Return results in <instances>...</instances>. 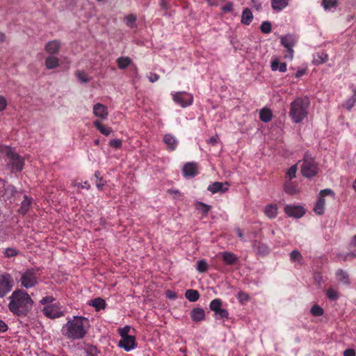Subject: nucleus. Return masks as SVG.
<instances>
[{"label": "nucleus", "mask_w": 356, "mask_h": 356, "mask_svg": "<svg viewBox=\"0 0 356 356\" xmlns=\"http://www.w3.org/2000/svg\"><path fill=\"white\" fill-rule=\"evenodd\" d=\"M94 175L97 178V181L95 183L97 188L99 191H103L106 181L103 179L102 177H99L100 175V172L99 171H96Z\"/></svg>", "instance_id": "obj_41"}, {"label": "nucleus", "mask_w": 356, "mask_h": 356, "mask_svg": "<svg viewBox=\"0 0 356 356\" xmlns=\"http://www.w3.org/2000/svg\"><path fill=\"white\" fill-rule=\"evenodd\" d=\"M163 140L168 151L172 152L176 149L178 141L174 136L170 134H165Z\"/></svg>", "instance_id": "obj_18"}, {"label": "nucleus", "mask_w": 356, "mask_h": 356, "mask_svg": "<svg viewBox=\"0 0 356 356\" xmlns=\"http://www.w3.org/2000/svg\"><path fill=\"white\" fill-rule=\"evenodd\" d=\"M222 260L227 266H233L238 263V257L231 252H223L221 253Z\"/></svg>", "instance_id": "obj_17"}, {"label": "nucleus", "mask_w": 356, "mask_h": 356, "mask_svg": "<svg viewBox=\"0 0 356 356\" xmlns=\"http://www.w3.org/2000/svg\"><path fill=\"white\" fill-rule=\"evenodd\" d=\"M265 214L270 218H274L277 214V207L275 204H269L265 207Z\"/></svg>", "instance_id": "obj_31"}, {"label": "nucleus", "mask_w": 356, "mask_h": 356, "mask_svg": "<svg viewBox=\"0 0 356 356\" xmlns=\"http://www.w3.org/2000/svg\"><path fill=\"white\" fill-rule=\"evenodd\" d=\"M118 346L123 348L125 351L129 352L137 346L136 337L131 335L121 338L118 342Z\"/></svg>", "instance_id": "obj_12"}, {"label": "nucleus", "mask_w": 356, "mask_h": 356, "mask_svg": "<svg viewBox=\"0 0 356 356\" xmlns=\"http://www.w3.org/2000/svg\"><path fill=\"white\" fill-rule=\"evenodd\" d=\"M327 297L331 300H335L339 298V293L332 288H329L326 291Z\"/></svg>", "instance_id": "obj_44"}, {"label": "nucleus", "mask_w": 356, "mask_h": 356, "mask_svg": "<svg viewBox=\"0 0 356 356\" xmlns=\"http://www.w3.org/2000/svg\"><path fill=\"white\" fill-rule=\"evenodd\" d=\"M321 5L325 10L336 9L339 2L337 0H321Z\"/></svg>", "instance_id": "obj_32"}, {"label": "nucleus", "mask_w": 356, "mask_h": 356, "mask_svg": "<svg viewBox=\"0 0 356 356\" xmlns=\"http://www.w3.org/2000/svg\"><path fill=\"white\" fill-rule=\"evenodd\" d=\"M196 209L202 212L203 215L207 216L211 209V206L201 202H197L196 204Z\"/></svg>", "instance_id": "obj_39"}, {"label": "nucleus", "mask_w": 356, "mask_h": 356, "mask_svg": "<svg viewBox=\"0 0 356 356\" xmlns=\"http://www.w3.org/2000/svg\"><path fill=\"white\" fill-rule=\"evenodd\" d=\"M284 211L289 216L295 218H301L305 213L303 207L291 205H286L284 208Z\"/></svg>", "instance_id": "obj_14"}, {"label": "nucleus", "mask_w": 356, "mask_h": 356, "mask_svg": "<svg viewBox=\"0 0 356 356\" xmlns=\"http://www.w3.org/2000/svg\"><path fill=\"white\" fill-rule=\"evenodd\" d=\"M261 30L264 33H268L271 31V24H261Z\"/></svg>", "instance_id": "obj_53"}, {"label": "nucleus", "mask_w": 356, "mask_h": 356, "mask_svg": "<svg viewBox=\"0 0 356 356\" xmlns=\"http://www.w3.org/2000/svg\"><path fill=\"white\" fill-rule=\"evenodd\" d=\"M129 330H130V327L127 325L124 327L120 328L118 330V332H119V334L121 337V338H123V337L130 336L129 334Z\"/></svg>", "instance_id": "obj_50"}, {"label": "nucleus", "mask_w": 356, "mask_h": 356, "mask_svg": "<svg viewBox=\"0 0 356 356\" xmlns=\"http://www.w3.org/2000/svg\"><path fill=\"white\" fill-rule=\"evenodd\" d=\"M40 280L39 270L35 268L26 269L21 275L19 282L21 286L26 289L35 286Z\"/></svg>", "instance_id": "obj_5"}, {"label": "nucleus", "mask_w": 356, "mask_h": 356, "mask_svg": "<svg viewBox=\"0 0 356 356\" xmlns=\"http://www.w3.org/2000/svg\"><path fill=\"white\" fill-rule=\"evenodd\" d=\"M7 106V101L3 96H0V111H3Z\"/></svg>", "instance_id": "obj_57"}, {"label": "nucleus", "mask_w": 356, "mask_h": 356, "mask_svg": "<svg viewBox=\"0 0 356 356\" xmlns=\"http://www.w3.org/2000/svg\"><path fill=\"white\" fill-rule=\"evenodd\" d=\"M13 287V280L8 273L0 275V298L5 297Z\"/></svg>", "instance_id": "obj_8"}, {"label": "nucleus", "mask_w": 356, "mask_h": 356, "mask_svg": "<svg viewBox=\"0 0 356 356\" xmlns=\"http://www.w3.org/2000/svg\"><path fill=\"white\" fill-rule=\"evenodd\" d=\"M252 248L257 254L262 257L266 256L270 252V248L266 244L256 240L252 242Z\"/></svg>", "instance_id": "obj_15"}, {"label": "nucleus", "mask_w": 356, "mask_h": 356, "mask_svg": "<svg viewBox=\"0 0 356 356\" xmlns=\"http://www.w3.org/2000/svg\"><path fill=\"white\" fill-rule=\"evenodd\" d=\"M302 175L305 177H312L318 172V166L314 159L305 156L300 168Z\"/></svg>", "instance_id": "obj_7"}, {"label": "nucleus", "mask_w": 356, "mask_h": 356, "mask_svg": "<svg viewBox=\"0 0 356 356\" xmlns=\"http://www.w3.org/2000/svg\"><path fill=\"white\" fill-rule=\"evenodd\" d=\"M284 191L290 195H294L298 192V190L292 183H287L284 185Z\"/></svg>", "instance_id": "obj_45"}, {"label": "nucleus", "mask_w": 356, "mask_h": 356, "mask_svg": "<svg viewBox=\"0 0 356 356\" xmlns=\"http://www.w3.org/2000/svg\"><path fill=\"white\" fill-rule=\"evenodd\" d=\"M233 6L232 2H227L225 5L222 6L221 10L224 13H232L233 11Z\"/></svg>", "instance_id": "obj_52"}, {"label": "nucleus", "mask_w": 356, "mask_h": 356, "mask_svg": "<svg viewBox=\"0 0 356 356\" xmlns=\"http://www.w3.org/2000/svg\"><path fill=\"white\" fill-rule=\"evenodd\" d=\"M280 62L277 60H274L271 63V69L273 71H276L279 68Z\"/></svg>", "instance_id": "obj_59"}, {"label": "nucleus", "mask_w": 356, "mask_h": 356, "mask_svg": "<svg viewBox=\"0 0 356 356\" xmlns=\"http://www.w3.org/2000/svg\"><path fill=\"white\" fill-rule=\"evenodd\" d=\"M83 350L87 356H98L100 350L95 346L91 344H85Z\"/></svg>", "instance_id": "obj_26"}, {"label": "nucleus", "mask_w": 356, "mask_h": 356, "mask_svg": "<svg viewBox=\"0 0 356 356\" xmlns=\"http://www.w3.org/2000/svg\"><path fill=\"white\" fill-rule=\"evenodd\" d=\"M305 70H299L296 72V78H300L302 76H303L305 74Z\"/></svg>", "instance_id": "obj_64"}, {"label": "nucleus", "mask_w": 356, "mask_h": 356, "mask_svg": "<svg viewBox=\"0 0 356 356\" xmlns=\"http://www.w3.org/2000/svg\"><path fill=\"white\" fill-rule=\"evenodd\" d=\"M159 78H160L159 75L156 73L150 72L148 74V79H149V81L152 83L157 81L159 79Z\"/></svg>", "instance_id": "obj_54"}, {"label": "nucleus", "mask_w": 356, "mask_h": 356, "mask_svg": "<svg viewBox=\"0 0 356 356\" xmlns=\"http://www.w3.org/2000/svg\"><path fill=\"white\" fill-rule=\"evenodd\" d=\"M75 75L81 83H88L91 79L88 76V74L83 71L78 70L75 72Z\"/></svg>", "instance_id": "obj_35"}, {"label": "nucleus", "mask_w": 356, "mask_h": 356, "mask_svg": "<svg viewBox=\"0 0 356 356\" xmlns=\"http://www.w3.org/2000/svg\"><path fill=\"white\" fill-rule=\"evenodd\" d=\"M185 297L190 302H196L200 298V293L197 290L188 289L185 293Z\"/></svg>", "instance_id": "obj_30"}, {"label": "nucleus", "mask_w": 356, "mask_h": 356, "mask_svg": "<svg viewBox=\"0 0 356 356\" xmlns=\"http://www.w3.org/2000/svg\"><path fill=\"white\" fill-rule=\"evenodd\" d=\"M222 301L220 298L213 300L209 304V308L213 312L222 308Z\"/></svg>", "instance_id": "obj_37"}, {"label": "nucleus", "mask_w": 356, "mask_h": 356, "mask_svg": "<svg viewBox=\"0 0 356 356\" xmlns=\"http://www.w3.org/2000/svg\"><path fill=\"white\" fill-rule=\"evenodd\" d=\"M290 260L292 262H298L299 264H302L303 257L300 252L298 250H293L290 254Z\"/></svg>", "instance_id": "obj_36"}, {"label": "nucleus", "mask_w": 356, "mask_h": 356, "mask_svg": "<svg viewBox=\"0 0 356 356\" xmlns=\"http://www.w3.org/2000/svg\"><path fill=\"white\" fill-rule=\"evenodd\" d=\"M238 300L241 303L244 304L245 302L249 301L250 296L248 293L243 291H239L236 296Z\"/></svg>", "instance_id": "obj_46"}, {"label": "nucleus", "mask_w": 356, "mask_h": 356, "mask_svg": "<svg viewBox=\"0 0 356 356\" xmlns=\"http://www.w3.org/2000/svg\"><path fill=\"white\" fill-rule=\"evenodd\" d=\"M190 316L193 321L200 322L205 318L204 310L200 307H195L191 310Z\"/></svg>", "instance_id": "obj_19"}, {"label": "nucleus", "mask_w": 356, "mask_h": 356, "mask_svg": "<svg viewBox=\"0 0 356 356\" xmlns=\"http://www.w3.org/2000/svg\"><path fill=\"white\" fill-rule=\"evenodd\" d=\"M172 99L177 104L184 108L193 104V96L192 94L186 92H177L172 94Z\"/></svg>", "instance_id": "obj_9"}, {"label": "nucleus", "mask_w": 356, "mask_h": 356, "mask_svg": "<svg viewBox=\"0 0 356 356\" xmlns=\"http://www.w3.org/2000/svg\"><path fill=\"white\" fill-rule=\"evenodd\" d=\"M54 300V298H53L52 296H48L44 297L40 300V303L42 305H46V304H49V303L52 302Z\"/></svg>", "instance_id": "obj_55"}, {"label": "nucleus", "mask_w": 356, "mask_h": 356, "mask_svg": "<svg viewBox=\"0 0 356 356\" xmlns=\"http://www.w3.org/2000/svg\"><path fill=\"white\" fill-rule=\"evenodd\" d=\"M336 275L338 281L344 284H349L348 275L346 271L342 269H339L337 270Z\"/></svg>", "instance_id": "obj_34"}, {"label": "nucleus", "mask_w": 356, "mask_h": 356, "mask_svg": "<svg viewBox=\"0 0 356 356\" xmlns=\"http://www.w3.org/2000/svg\"><path fill=\"white\" fill-rule=\"evenodd\" d=\"M92 111L96 117L102 120L106 119L108 115L107 106L101 103L95 104L93 106Z\"/></svg>", "instance_id": "obj_16"}, {"label": "nucleus", "mask_w": 356, "mask_h": 356, "mask_svg": "<svg viewBox=\"0 0 356 356\" xmlns=\"http://www.w3.org/2000/svg\"><path fill=\"white\" fill-rule=\"evenodd\" d=\"M260 120L263 122H268L273 118V113L270 109L268 108H263L259 112Z\"/></svg>", "instance_id": "obj_23"}, {"label": "nucleus", "mask_w": 356, "mask_h": 356, "mask_svg": "<svg viewBox=\"0 0 356 356\" xmlns=\"http://www.w3.org/2000/svg\"><path fill=\"white\" fill-rule=\"evenodd\" d=\"M90 305L94 307L96 311H100L105 309L106 304L104 299L97 298L90 301Z\"/></svg>", "instance_id": "obj_27"}, {"label": "nucleus", "mask_w": 356, "mask_h": 356, "mask_svg": "<svg viewBox=\"0 0 356 356\" xmlns=\"http://www.w3.org/2000/svg\"><path fill=\"white\" fill-rule=\"evenodd\" d=\"M8 330V325L3 321L1 319H0V332H5Z\"/></svg>", "instance_id": "obj_60"}, {"label": "nucleus", "mask_w": 356, "mask_h": 356, "mask_svg": "<svg viewBox=\"0 0 356 356\" xmlns=\"http://www.w3.org/2000/svg\"><path fill=\"white\" fill-rule=\"evenodd\" d=\"M126 22H135L137 20V17L134 14H129L124 17Z\"/></svg>", "instance_id": "obj_56"}, {"label": "nucleus", "mask_w": 356, "mask_h": 356, "mask_svg": "<svg viewBox=\"0 0 356 356\" xmlns=\"http://www.w3.org/2000/svg\"><path fill=\"white\" fill-rule=\"evenodd\" d=\"M0 153L6 154L9 160V164L12 167L13 171L21 172L24 165V159L18 154L13 152L11 147L0 145Z\"/></svg>", "instance_id": "obj_4"}, {"label": "nucleus", "mask_w": 356, "mask_h": 356, "mask_svg": "<svg viewBox=\"0 0 356 356\" xmlns=\"http://www.w3.org/2000/svg\"><path fill=\"white\" fill-rule=\"evenodd\" d=\"M278 70L281 72H285L287 70L286 64L285 63H280Z\"/></svg>", "instance_id": "obj_62"}, {"label": "nucleus", "mask_w": 356, "mask_h": 356, "mask_svg": "<svg viewBox=\"0 0 356 356\" xmlns=\"http://www.w3.org/2000/svg\"><path fill=\"white\" fill-rule=\"evenodd\" d=\"M88 327L89 320L87 318L74 316L63 325L61 334L67 339H81L86 335Z\"/></svg>", "instance_id": "obj_1"}, {"label": "nucleus", "mask_w": 356, "mask_h": 356, "mask_svg": "<svg viewBox=\"0 0 356 356\" xmlns=\"http://www.w3.org/2000/svg\"><path fill=\"white\" fill-rule=\"evenodd\" d=\"M289 0H271V6L274 10H282L289 4Z\"/></svg>", "instance_id": "obj_29"}, {"label": "nucleus", "mask_w": 356, "mask_h": 356, "mask_svg": "<svg viewBox=\"0 0 356 356\" xmlns=\"http://www.w3.org/2000/svg\"><path fill=\"white\" fill-rule=\"evenodd\" d=\"M296 171H297L296 165H292L288 170V171L286 172V175L289 179H292L293 178L296 177Z\"/></svg>", "instance_id": "obj_49"}, {"label": "nucleus", "mask_w": 356, "mask_h": 356, "mask_svg": "<svg viewBox=\"0 0 356 356\" xmlns=\"http://www.w3.org/2000/svg\"><path fill=\"white\" fill-rule=\"evenodd\" d=\"M356 103V99H355V97H354L353 95L349 98L348 99H347L344 104V106L346 107V108L348 111H350V109L353 107V106L355 105V104Z\"/></svg>", "instance_id": "obj_47"}, {"label": "nucleus", "mask_w": 356, "mask_h": 356, "mask_svg": "<svg viewBox=\"0 0 356 356\" xmlns=\"http://www.w3.org/2000/svg\"><path fill=\"white\" fill-rule=\"evenodd\" d=\"M235 232L237 234V236L241 238V240L243 241V232L240 228H236Z\"/></svg>", "instance_id": "obj_63"}, {"label": "nucleus", "mask_w": 356, "mask_h": 356, "mask_svg": "<svg viewBox=\"0 0 356 356\" xmlns=\"http://www.w3.org/2000/svg\"><path fill=\"white\" fill-rule=\"evenodd\" d=\"M42 312L45 316L51 319L64 316V313L61 311L60 307L56 304L44 307Z\"/></svg>", "instance_id": "obj_11"}, {"label": "nucleus", "mask_w": 356, "mask_h": 356, "mask_svg": "<svg viewBox=\"0 0 356 356\" xmlns=\"http://www.w3.org/2000/svg\"><path fill=\"white\" fill-rule=\"evenodd\" d=\"M252 19L253 15L252 11L249 8H245L243 11L241 22H248L249 21H252Z\"/></svg>", "instance_id": "obj_40"}, {"label": "nucleus", "mask_w": 356, "mask_h": 356, "mask_svg": "<svg viewBox=\"0 0 356 356\" xmlns=\"http://www.w3.org/2000/svg\"><path fill=\"white\" fill-rule=\"evenodd\" d=\"M122 145V141L120 139H112L109 142V145L116 149L121 148Z\"/></svg>", "instance_id": "obj_51"}, {"label": "nucleus", "mask_w": 356, "mask_h": 356, "mask_svg": "<svg viewBox=\"0 0 356 356\" xmlns=\"http://www.w3.org/2000/svg\"><path fill=\"white\" fill-rule=\"evenodd\" d=\"M207 190L213 194L218 192H225L227 191V188H224L222 182L216 181L210 184Z\"/></svg>", "instance_id": "obj_25"}, {"label": "nucleus", "mask_w": 356, "mask_h": 356, "mask_svg": "<svg viewBox=\"0 0 356 356\" xmlns=\"http://www.w3.org/2000/svg\"><path fill=\"white\" fill-rule=\"evenodd\" d=\"M8 299V309L15 316H26L32 308L33 302L31 298L22 289L15 290Z\"/></svg>", "instance_id": "obj_2"}, {"label": "nucleus", "mask_w": 356, "mask_h": 356, "mask_svg": "<svg viewBox=\"0 0 356 356\" xmlns=\"http://www.w3.org/2000/svg\"><path fill=\"white\" fill-rule=\"evenodd\" d=\"M328 60V55L325 52H317L313 55L312 63L315 65H319Z\"/></svg>", "instance_id": "obj_22"}, {"label": "nucleus", "mask_w": 356, "mask_h": 356, "mask_svg": "<svg viewBox=\"0 0 356 356\" xmlns=\"http://www.w3.org/2000/svg\"><path fill=\"white\" fill-rule=\"evenodd\" d=\"M214 316L216 319H228L229 312L227 309L220 308L218 311L214 312Z\"/></svg>", "instance_id": "obj_38"}, {"label": "nucleus", "mask_w": 356, "mask_h": 356, "mask_svg": "<svg viewBox=\"0 0 356 356\" xmlns=\"http://www.w3.org/2000/svg\"><path fill=\"white\" fill-rule=\"evenodd\" d=\"M208 264L204 259H202L197 263V270L200 273H204L208 270Z\"/></svg>", "instance_id": "obj_42"}, {"label": "nucleus", "mask_w": 356, "mask_h": 356, "mask_svg": "<svg viewBox=\"0 0 356 356\" xmlns=\"http://www.w3.org/2000/svg\"><path fill=\"white\" fill-rule=\"evenodd\" d=\"M32 204V198L28 197L26 195L24 196V200L21 202V206L18 209L20 214L25 215L29 211Z\"/></svg>", "instance_id": "obj_21"}, {"label": "nucleus", "mask_w": 356, "mask_h": 356, "mask_svg": "<svg viewBox=\"0 0 356 356\" xmlns=\"http://www.w3.org/2000/svg\"><path fill=\"white\" fill-rule=\"evenodd\" d=\"M116 63L120 69L124 70L131 64V60L129 57L122 56L116 60Z\"/></svg>", "instance_id": "obj_33"}, {"label": "nucleus", "mask_w": 356, "mask_h": 356, "mask_svg": "<svg viewBox=\"0 0 356 356\" xmlns=\"http://www.w3.org/2000/svg\"><path fill=\"white\" fill-rule=\"evenodd\" d=\"M60 49V43L58 40H51L47 42L44 49L49 54H58Z\"/></svg>", "instance_id": "obj_20"}, {"label": "nucleus", "mask_w": 356, "mask_h": 356, "mask_svg": "<svg viewBox=\"0 0 356 356\" xmlns=\"http://www.w3.org/2000/svg\"><path fill=\"white\" fill-rule=\"evenodd\" d=\"M198 172V165L195 162H188L183 167L182 173L185 177H194Z\"/></svg>", "instance_id": "obj_13"}, {"label": "nucleus", "mask_w": 356, "mask_h": 356, "mask_svg": "<svg viewBox=\"0 0 356 356\" xmlns=\"http://www.w3.org/2000/svg\"><path fill=\"white\" fill-rule=\"evenodd\" d=\"M171 0H161L160 6L162 8L167 9Z\"/></svg>", "instance_id": "obj_61"}, {"label": "nucleus", "mask_w": 356, "mask_h": 356, "mask_svg": "<svg viewBox=\"0 0 356 356\" xmlns=\"http://www.w3.org/2000/svg\"><path fill=\"white\" fill-rule=\"evenodd\" d=\"M281 44L286 49L284 58L292 60L293 58V47L298 42V37L293 34H287L280 38Z\"/></svg>", "instance_id": "obj_6"}, {"label": "nucleus", "mask_w": 356, "mask_h": 356, "mask_svg": "<svg viewBox=\"0 0 356 356\" xmlns=\"http://www.w3.org/2000/svg\"><path fill=\"white\" fill-rule=\"evenodd\" d=\"M331 195L334 196L333 191L330 188H326L321 191L318 199L314 207V211L318 214L321 215L324 213L325 201L324 197L327 195Z\"/></svg>", "instance_id": "obj_10"}, {"label": "nucleus", "mask_w": 356, "mask_h": 356, "mask_svg": "<svg viewBox=\"0 0 356 356\" xmlns=\"http://www.w3.org/2000/svg\"><path fill=\"white\" fill-rule=\"evenodd\" d=\"M94 126L99 131L101 134L104 136H109L112 132V129L111 127H107L103 124L99 120H97L94 122Z\"/></svg>", "instance_id": "obj_24"}, {"label": "nucleus", "mask_w": 356, "mask_h": 356, "mask_svg": "<svg viewBox=\"0 0 356 356\" xmlns=\"http://www.w3.org/2000/svg\"><path fill=\"white\" fill-rule=\"evenodd\" d=\"M343 356H355V351L352 348H348L344 350Z\"/></svg>", "instance_id": "obj_58"}, {"label": "nucleus", "mask_w": 356, "mask_h": 356, "mask_svg": "<svg viewBox=\"0 0 356 356\" xmlns=\"http://www.w3.org/2000/svg\"><path fill=\"white\" fill-rule=\"evenodd\" d=\"M59 65V59L54 56H48L45 60V66L48 70H52Z\"/></svg>", "instance_id": "obj_28"}, {"label": "nucleus", "mask_w": 356, "mask_h": 356, "mask_svg": "<svg viewBox=\"0 0 356 356\" xmlns=\"http://www.w3.org/2000/svg\"><path fill=\"white\" fill-rule=\"evenodd\" d=\"M310 102L307 97H298L290 104L289 115L295 123L301 122L308 114Z\"/></svg>", "instance_id": "obj_3"}, {"label": "nucleus", "mask_w": 356, "mask_h": 356, "mask_svg": "<svg viewBox=\"0 0 356 356\" xmlns=\"http://www.w3.org/2000/svg\"><path fill=\"white\" fill-rule=\"evenodd\" d=\"M18 251L13 248H8L5 250V256L6 257L10 258L12 257H15L18 254Z\"/></svg>", "instance_id": "obj_48"}, {"label": "nucleus", "mask_w": 356, "mask_h": 356, "mask_svg": "<svg viewBox=\"0 0 356 356\" xmlns=\"http://www.w3.org/2000/svg\"><path fill=\"white\" fill-rule=\"evenodd\" d=\"M310 312L314 316H321L324 314L323 309L317 305L312 306Z\"/></svg>", "instance_id": "obj_43"}]
</instances>
